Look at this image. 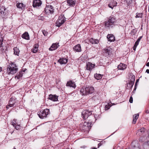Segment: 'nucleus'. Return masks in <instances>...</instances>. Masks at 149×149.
Here are the masks:
<instances>
[{"label": "nucleus", "instance_id": "1", "mask_svg": "<svg viewBox=\"0 0 149 149\" xmlns=\"http://www.w3.org/2000/svg\"><path fill=\"white\" fill-rule=\"evenodd\" d=\"M117 25L116 18L113 15H111L108 19L107 21L104 22V26L109 29Z\"/></svg>", "mask_w": 149, "mask_h": 149}, {"label": "nucleus", "instance_id": "2", "mask_svg": "<svg viewBox=\"0 0 149 149\" xmlns=\"http://www.w3.org/2000/svg\"><path fill=\"white\" fill-rule=\"evenodd\" d=\"M17 70L18 68L15 63H12L8 66L7 68V73L8 74H13L15 73Z\"/></svg>", "mask_w": 149, "mask_h": 149}, {"label": "nucleus", "instance_id": "3", "mask_svg": "<svg viewBox=\"0 0 149 149\" xmlns=\"http://www.w3.org/2000/svg\"><path fill=\"white\" fill-rule=\"evenodd\" d=\"M50 113L49 109H45L43 111H38V115L39 117L42 119L46 118L47 115Z\"/></svg>", "mask_w": 149, "mask_h": 149}, {"label": "nucleus", "instance_id": "4", "mask_svg": "<svg viewBox=\"0 0 149 149\" xmlns=\"http://www.w3.org/2000/svg\"><path fill=\"white\" fill-rule=\"evenodd\" d=\"M66 18L63 14H62L59 16L57 22H56V26L59 27L66 21Z\"/></svg>", "mask_w": 149, "mask_h": 149}, {"label": "nucleus", "instance_id": "5", "mask_svg": "<svg viewBox=\"0 0 149 149\" xmlns=\"http://www.w3.org/2000/svg\"><path fill=\"white\" fill-rule=\"evenodd\" d=\"M92 112L91 111H89L87 110H84L82 111L81 113L82 118L84 120L87 118L89 116L92 117L94 118V116L92 115Z\"/></svg>", "mask_w": 149, "mask_h": 149}, {"label": "nucleus", "instance_id": "6", "mask_svg": "<svg viewBox=\"0 0 149 149\" xmlns=\"http://www.w3.org/2000/svg\"><path fill=\"white\" fill-rule=\"evenodd\" d=\"M45 13L47 15L53 14L54 12L53 7L51 5L46 6L44 11Z\"/></svg>", "mask_w": 149, "mask_h": 149}, {"label": "nucleus", "instance_id": "7", "mask_svg": "<svg viewBox=\"0 0 149 149\" xmlns=\"http://www.w3.org/2000/svg\"><path fill=\"white\" fill-rule=\"evenodd\" d=\"M16 103V99L11 98L9 101V105L6 106V108L8 109L10 107H16L17 106Z\"/></svg>", "mask_w": 149, "mask_h": 149}, {"label": "nucleus", "instance_id": "8", "mask_svg": "<svg viewBox=\"0 0 149 149\" xmlns=\"http://www.w3.org/2000/svg\"><path fill=\"white\" fill-rule=\"evenodd\" d=\"M95 66V64H92L90 62H87L86 67V69L91 71L94 68Z\"/></svg>", "mask_w": 149, "mask_h": 149}, {"label": "nucleus", "instance_id": "9", "mask_svg": "<svg viewBox=\"0 0 149 149\" xmlns=\"http://www.w3.org/2000/svg\"><path fill=\"white\" fill-rule=\"evenodd\" d=\"M42 3V1L40 0H33V6L34 8L39 7L41 5Z\"/></svg>", "mask_w": 149, "mask_h": 149}, {"label": "nucleus", "instance_id": "10", "mask_svg": "<svg viewBox=\"0 0 149 149\" xmlns=\"http://www.w3.org/2000/svg\"><path fill=\"white\" fill-rule=\"evenodd\" d=\"M73 49L75 52H80L81 51V47L79 44L75 45L73 47Z\"/></svg>", "mask_w": 149, "mask_h": 149}, {"label": "nucleus", "instance_id": "11", "mask_svg": "<svg viewBox=\"0 0 149 149\" xmlns=\"http://www.w3.org/2000/svg\"><path fill=\"white\" fill-rule=\"evenodd\" d=\"M80 91L81 94L82 95H88V93L87 92L86 87H82Z\"/></svg>", "mask_w": 149, "mask_h": 149}, {"label": "nucleus", "instance_id": "12", "mask_svg": "<svg viewBox=\"0 0 149 149\" xmlns=\"http://www.w3.org/2000/svg\"><path fill=\"white\" fill-rule=\"evenodd\" d=\"M66 86L73 88H75L76 86L74 82L72 80H70L68 81L66 84Z\"/></svg>", "mask_w": 149, "mask_h": 149}, {"label": "nucleus", "instance_id": "13", "mask_svg": "<svg viewBox=\"0 0 149 149\" xmlns=\"http://www.w3.org/2000/svg\"><path fill=\"white\" fill-rule=\"evenodd\" d=\"M58 44V43H53L49 48V50L50 51H53L56 49L59 46Z\"/></svg>", "mask_w": 149, "mask_h": 149}, {"label": "nucleus", "instance_id": "14", "mask_svg": "<svg viewBox=\"0 0 149 149\" xmlns=\"http://www.w3.org/2000/svg\"><path fill=\"white\" fill-rule=\"evenodd\" d=\"M104 53L107 56L111 55L112 54L111 49L106 48L104 50Z\"/></svg>", "mask_w": 149, "mask_h": 149}, {"label": "nucleus", "instance_id": "15", "mask_svg": "<svg viewBox=\"0 0 149 149\" xmlns=\"http://www.w3.org/2000/svg\"><path fill=\"white\" fill-rule=\"evenodd\" d=\"M146 131L144 127H142L138 130L136 134L137 135L140 136L142 135Z\"/></svg>", "mask_w": 149, "mask_h": 149}, {"label": "nucleus", "instance_id": "16", "mask_svg": "<svg viewBox=\"0 0 149 149\" xmlns=\"http://www.w3.org/2000/svg\"><path fill=\"white\" fill-rule=\"evenodd\" d=\"M68 60L65 58H60L58 60V62L61 65L65 64L68 62Z\"/></svg>", "mask_w": 149, "mask_h": 149}, {"label": "nucleus", "instance_id": "17", "mask_svg": "<svg viewBox=\"0 0 149 149\" xmlns=\"http://www.w3.org/2000/svg\"><path fill=\"white\" fill-rule=\"evenodd\" d=\"M48 98L53 101H56L58 100V96L55 95H49Z\"/></svg>", "mask_w": 149, "mask_h": 149}, {"label": "nucleus", "instance_id": "18", "mask_svg": "<svg viewBox=\"0 0 149 149\" xmlns=\"http://www.w3.org/2000/svg\"><path fill=\"white\" fill-rule=\"evenodd\" d=\"M127 68V65L123 63H120L118 66V70H124Z\"/></svg>", "mask_w": 149, "mask_h": 149}, {"label": "nucleus", "instance_id": "19", "mask_svg": "<svg viewBox=\"0 0 149 149\" xmlns=\"http://www.w3.org/2000/svg\"><path fill=\"white\" fill-rule=\"evenodd\" d=\"M107 38L108 41L110 42H113L115 40L114 36L111 34H108L107 36Z\"/></svg>", "mask_w": 149, "mask_h": 149}, {"label": "nucleus", "instance_id": "20", "mask_svg": "<svg viewBox=\"0 0 149 149\" xmlns=\"http://www.w3.org/2000/svg\"><path fill=\"white\" fill-rule=\"evenodd\" d=\"M86 89L87 92L88 93V95L92 94L94 91V88L92 86H89L86 87Z\"/></svg>", "mask_w": 149, "mask_h": 149}, {"label": "nucleus", "instance_id": "21", "mask_svg": "<svg viewBox=\"0 0 149 149\" xmlns=\"http://www.w3.org/2000/svg\"><path fill=\"white\" fill-rule=\"evenodd\" d=\"M117 2L114 1L112 2H111L109 4H108V6L110 8H111L112 9L114 7L116 6H117Z\"/></svg>", "mask_w": 149, "mask_h": 149}, {"label": "nucleus", "instance_id": "22", "mask_svg": "<svg viewBox=\"0 0 149 149\" xmlns=\"http://www.w3.org/2000/svg\"><path fill=\"white\" fill-rule=\"evenodd\" d=\"M67 3L68 6L73 7L75 4L76 0H67Z\"/></svg>", "mask_w": 149, "mask_h": 149}, {"label": "nucleus", "instance_id": "23", "mask_svg": "<svg viewBox=\"0 0 149 149\" xmlns=\"http://www.w3.org/2000/svg\"><path fill=\"white\" fill-rule=\"evenodd\" d=\"M16 6L17 8L22 9L25 8V5L22 3H18L17 4Z\"/></svg>", "mask_w": 149, "mask_h": 149}, {"label": "nucleus", "instance_id": "24", "mask_svg": "<svg viewBox=\"0 0 149 149\" xmlns=\"http://www.w3.org/2000/svg\"><path fill=\"white\" fill-rule=\"evenodd\" d=\"M139 114L138 113L135 114L133 116V120L132 121V123L135 124L136 122V120L138 118Z\"/></svg>", "mask_w": 149, "mask_h": 149}, {"label": "nucleus", "instance_id": "25", "mask_svg": "<svg viewBox=\"0 0 149 149\" xmlns=\"http://www.w3.org/2000/svg\"><path fill=\"white\" fill-rule=\"evenodd\" d=\"M38 45H35L33 48L32 49V51L33 53H36L38 50Z\"/></svg>", "mask_w": 149, "mask_h": 149}, {"label": "nucleus", "instance_id": "26", "mask_svg": "<svg viewBox=\"0 0 149 149\" xmlns=\"http://www.w3.org/2000/svg\"><path fill=\"white\" fill-rule=\"evenodd\" d=\"M5 10L6 8L4 7H3L1 9H0V14L1 16H3L5 15Z\"/></svg>", "mask_w": 149, "mask_h": 149}, {"label": "nucleus", "instance_id": "27", "mask_svg": "<svg viewBox=\"0 0 149 149\" xmlns=\"http://www.w3.org/2000/svg\"><path fill=\"white\" fill-rule=\"evenodd\" d=\"M22 37L26 40H29V35L27 32H25L23 33L22 36Z\"/></svg>", "mask_w": 149, "mask_h": 149}, {"label": "nucleus", "instance_id": "28", "mask_svg": "<svg viewBox=\"0 0 149 149\" xmlns=\"http://www.w3.org/2000/svg\"><path fill=\"white\" fill-rule=\"evenodd\" d=\"M86 125L87 123L84 122V124L82 126V128L83 130L86 131H88L89 130V128H88L87 127L88 126H87Z\"/></svg>", "mask_w": 149, "mask_h": 149}, {"label": "nucleus", "instance_id": "29", "mask_svg": "<svg viewBox=\"0 0 149 149\" xmlns=\"http://www.w3.org/2000/svg\"><path fill=\"white\" fill-rule=\"evenodd\" d=\"M103 76V75H102L100 74L96 73L94 75V77L97 80H99L102 78Z\"/></svg>", "mask_w": 149, "mask_h": 149}, {"label": "nucleus", "instance_id": "30", "mask_svg": "<svg viewBox=\"0 0 149 149\" xmlns=\"http://www.w3.org/2000/svg\"><path fill=\"white\" fill-rule=\"evenodd\" d=\"M90 42L92 43L97 44L99 42V41L97 39H94L93 38H91L90 40Z\"/></svg>", "mask_w": 149, "mask_h": 149}, {"label": "nucleus", "instance_id": "31", "mask_svg": "<svg viewBox=\"0 0 149 149\" xmlns=\"http://www.w3.org/2000/svg\"><path fill=\"white\" fill-rule=\"evenodd\" d=\"M143 147L144 149H149V141L144 143Z\"/></svg>", "mask_w": 149, "mask_h": 149}, {"label": "nucleus", "instance_id": "32", "mask_svg": "<svg viewBox=\"0 0 149 149\" xmlns=\"http://www.w3.org/2000/svg\"><path fill=\"white\" fill-rule=\"evenodd\" d=\"M14 54L15 55H18L19 50L17 47H15L13 48Z\"/></svg>", "mask_w": 149, "mask_h": 149}, {"label": "nucleus", "instance_id": "33", "mask_svg": "<svg viewBox=\"0 0 149 149\" xmlns=\"http://www.w3.org/2000/svg\"><path fill=\"white\" fill-rule=\"evenodd\" d=\"M22 76V71L20 72L18 74H17L15 76V78H17V79H19Z\"/></svg>", "mask_w": 149, "mask_h": 149}, {"label": "nucleus", "instance_id": "34", "mask_svg": "<svg viewBox=\"0 0 149 149\" xmlns=\"http://www.w3.org/2000/svg\"><path fill=\"white\" fill-rule=\"evenodd\" d=\"M143 14V13H136V18H141L142 17Z\"/></svg>", "mask_w": 149, "mask_h": 149}, {"label": "nucleus", "instance_id": "35", "mask_svg": "<svg viewBox=\"0 0 149 149\" xmlns=\"http://www.w3.org/2000/svg\"><path fill=\"white\" fill-rule=\"evenodd\" d=\"M134 83L133 82L130 81L129 84H127V87L129 88H131L133 87Z\"/></svg>", "mask_w": 149, "mask_h": 149}, {"label": "nucleus", "instance_id": "36", "mask_svg": "<svg viewBox=\"0 0 149 149\" xmlns=\"http://www.w3.org/2000/svg\"><path fill=\"white\" fill-rule=\"evenodd\" d=\"M85 123H87V125L88 126V128H89V129L90 130V129L91 128V125L92 123V122L91 121H90V122H85Z\"/></svg>", "mask_w": 149, "mask_h": 149}, {"label": "nucleus", "instance_id": "37", "mask_svg": "<svg viewBox=\"0 0 149 149\" xmlns=\"http://www.w3.org/2000/svg\"><path fill=\"white\" fill-rule=\"evenodd\" d=\"M136 29H132L131 32L130 34L131 35H135L136 33Z\"/></svg>", "mask_w": 149, "mask_h": 149}, {"label": "nucleus", "instance_id": "38", "mask_svg": "<svg viewBox=\"0 0 149 149\" xmlns=\"http://www.w3.org/2000/svg\"><path fill=\"white\" fill-rule=\"evenodd\" d=\"M16 120L15 119H14L13 120L12 122V125L13 126H15L17 124V123L16 122Z\"/></svg>", "mask_w": 149, "mask_h": 149}, {"label": "nucleus", "instance_id": "39", "mask_svg": "<svg viewBox=\"0 0 149 149\" xmlns=\"http://www.w3.org/2000/svg\"><path fill=\"white\" fill-rule=\"evenodd\" d=\"M111 106V104L109 103L105 105V109H106L107 110H108L109 109Z\"/></svg>", "mask_w": 149, "mask_h": 149}, {"label": "nucleus", "instance_id": "40", "mask_svg": "<svg viewBox=\"0 0 149 149\" xmlns=\"http://www.w3.org/2000/svg\"><path fill=\"white\" fill-rule=\"evenodd\" d=\"M125 1L128 5L131 4L132 1V0H125Z\"/></svg>", "mask_w": 149, "mask_h": 149}, {"label": "nucleus", "instance_id": "41", "mask_svg": "<svg viewBox=\"0 0 149 149\" xmlns=\"http://www.w3.org/2000/svg\"><path fill=\"white\" fill-rule=\"evenodd\" d=\"M42 32L45 36H47L48 34V33L45 30H43Z\"/></svg>", "mask_w": 149, "mask_h": 149}, {"label": "nucleus", "instance_id": "42", "mask_svg": "<svg viewBox=\"0 0 149 149\" xmlns=\"http://www.w3.org/2000/svg\"><path fill=\"white\" fill-rule=\"evenodd\" d=\"M135 80V77L134 76H132L130 79V81L133 82V83H134V82Z\"/></svg>", "mask_w": 149, "mask_h": 149}, {"label": "nucleus", "instance_id": "43", "mask_svg": "<svg viewBox=\"0 0 149 149\" xmlns=\"http://www.w3.org/2000/svg\"><path fill=\"white\" fill-rule=\"evenodd\" d=\"M15 129L17 130H18L19 129L20 127V126L19 125H18V124H17V125L15 126H14Z\"/></svg>", "mask_w": 149, "mask_h": 149}, {"label": "nucleus", "instance_id": "44", "mask_svg": "<svg viewBox=\"0 0 149 149\" xmlns=\"http://www.w3.org/2000/svg\"><path fill=\"white\" fill-rule=\"evenodd\" d=\"M133 101V99L132 97L131 96L129 99V102L130 103H132Z\"/></svg>", "mask_w": 149, "mask_h": 149}, {"label": "nucleus", "instance_id": "45", "mask_svg": "<svg viewBox=\"0 0 149 149\" xmlns=\"http://www.w3.org/2000/svg\"><path fill=\"white\" fill-rule=\"evenodd\" d=\"M139 43V42L138 41L136 40V42L134 45H136V46H137L138 45Z\"/></svg>", "mask_w": 149, "mask_h": 149}, {"label": "nucleus", "instance_id": "46", "mask_svg": "<svg viewBox=\"0 0 149 149\" xmlns=\"http://www.w3.org/2000/svg\"><path fill=\"white\" fill-rule=\"evenodd\" d=\"M102 143H100L98 145V148H99L100 146H102Z\"/></svg>", "mask_w": 149, "mask_h": 149}, {"label": "nucleus", "instance_id": "47", "mask_svg": "<svg viewBox=\"0 0 149 149\" xmlns=\"http://www.w3.org/2000/svg\"><path fill=\"white\" fill-rule=\"evenodd\" d=\"M142 38V37L141 36H140V37L137 40V41H138L139 42L140 41V40L141 38Z\"/></svg>", "mask_w": 149, "mask_h": 149}, {"label": "nucleus", "instance_id": "48", "mask_svg": "<svg viewBox=\"0 0 149 149\" xmlns=\"http://www.w3.org/2000/svg\"><path fill=\"white\" fill-rule=\"evenodd\" d=\"M136 47L137 46H136V45H134L133 47V50H134V51L136 50Z\"/></svg>", "mask_w": 149, "mask_h": 149}, {"label": "nucleus", "instance_id": "49", "mask_svg": "<svg viewBox=\"0 0 149 149\" xmlns=\"http://www.w3.org/2000/svg\"><path fill=\"white\" fill-rule=\"evenodd\" d=\"M139 81V79H138L136 80V83H135V87H136V86L137 83Z\"/></svg>", "mask_w": 149, "mask_h": 149}, {"label": "nucleus", "instance_id": "50", "mask_svg": "<svg viewBox=\"0 0 149 149\" xmlns=\"http://www.w3.org/2000/svg\"><path fill=\"white\" fill-rule=\"evenodd\" d=\"M3 38L2 37H0V41H3Z\"/></svg>", "mask_w": 149, "mask_h": 149}, {"label": "nucleus", "instance_id": "51", "mask_svg": "<svg viewBox=\"0 0 149 149\" xmlns=\"http://www.w3.org/2000/svg\"><path fill=\"white\" fill-rule=\"evenodd\" d=\"M3 42L2 41H0V47H1L2 45H3Z\"/></svg>", "mask_w": 149, "mask_h": 149}, {"label": "nucleus", "instance_id": "52", "mask_svg": "<svg viewBox=\"0 0 149 149\" xmlns=\"http://www.w3.org/2000/svg\"><path fill=\"white\" fill-rule=\"evenodd\" d=\"M145 112L146 113H149V110L148 109L146 110Z\"/></svg>", "mask_w": 149, "mask_h": 149}, {"label": "nucleus", "instance_id": "53", "mask_svg": "<svg viewBox=\"0 0 149 149\" xmlns=\"http://www.w3.org/2000/svg\"><path fill=\"white\" fill-rule=\"evenodd\" d=\"M146 72L148 73H149V69H147L146 71Z\"/></svg>", "mask_w": 149, "mask_h": 149}, {"label": "nucleus", "instance_id": "54", "mask_svg": "<svg viewBox=\"0 0 149 149\" xmlns=\"http://www.w3.org/2000/svg\"><path fill=\"white\" fill-rule=\"evenodd\" d=\"M146 65L148 67L149 66V62H148L146 64Z\"/></svg>", "mask_w": 149, "mask_h": 149}, {"label": "nucleus", "instance_id": "55", "mask_svg": "<svg viewBox=\"0 0 149 149\" xmlns=\"http://www.w3.org/2000/svg\"><path fill=\"white\" fill-rule=\"evenodd\" d=\"M2 71V68L0 66V72Z\"/></svg>", "mask_w": 149, "mask_h": 149}, {"label": "nucleus", "instance_id": "56", "mask_svg": "<svg viewBox=\"0 0 149 149\" xmlns=\"http://www.w3.org/2000/svg\"><path fill=\"white\" fill-rule=\"evenodd\" d=\"M93 149H97V148H96L93 147Z\"/></svg>", "mask_w": 149, "mask_h": 149}, {"label": "nucleus", "instance_id": "57", "mask_svg": "<svg viewBox=\"0 0 149 149\" xmlns=\"http://www.w3.org/2000/svg\"><path fill=\"white\" fill-rule=\"evenodd\" d=\"M148 136H149V129L148 130Z\"/></svg>", "mask_w": 149, "mask_h": 149}, {"label": "nucleus", "instance_id": "58", "mask_svg": "<svg viewBox=\"0 0 149 149\" xmlns=\"http://www.w3.org/2000/svg\"><path fill=\"white\" fill-rule=\"evenodd\" d=\"M134 142H135V141H133L132 143V144L133 143H134Z\"/></svg>", "mask_w": 149, "mask_h": 149}, {"label": "nucleus", "instance_id": "59", "mask_svg": "<svg viewBox=\"0 0 149 149\" xmlns=\"http://www.w3.org/2000/svg\"><path fill=\"white\" fill-rule=\"evenodd\" d=\"M23 72H25V70H23Z\"/></svg>", "mask_w": 149, "mask_h": 149}]
</instances>
